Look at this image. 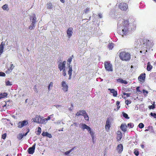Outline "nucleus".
Masks as SVG:
<instances>
[{
    "label": "nucleus",
    "mask_w": 156,
    "mask_h": 156,
    "mask_svg": "<svg viewBox=\"0 0 156 156\" xmlns=\"http://www.w3.org/2000/svg\"><path fill=\"white\" fill-rule=\"evenodd\" d=\"M127 20H124L123 19L120 20L118 23V27H122V31H118V32L123 37H125L129 31L128 27L129 25Z\"/></svg>",
    "instance_id": "f257e3e1"
},
{
    "label": "nucleus",
    "mask_w": 156,
    "mask_h": 156,
    "mask_svg": "<svg viewBox=\"0 0 156 156\" xmlns=\"http://www.w3.org/2000/svg\"><path fill=\"white\" fill-rule=\"evenodd\" d=\"M119 58L123 61H128L131 58L130 54L125 51H122L120 53Z\"/></svg>",
    "instance_id": "f03ea898"
},
{
    "label": "nucleus",
    "mask_w": 156,
    "mask_h": 156,
    "mask_svg": "<svg viewBox=\"0 0 156 156\" xmlns=\"http://www.w3.org/2000/svg\"><path fill=\"white\" fill-rule=\"evenodd\" d=\"M33 122L38 123L39 124H44V120L43 117L41 116L36 115L34 119H32Z\"/></svg>",
    "instance_id": "7ed1b4c3"
},
{
    "label": "nucleus",
    "mask_w": 156,
    "mask_h": 156,
    "mask_svg": "<svg viewBox=\"0 0 156 156\" xmlns=\"http://www.w3.org/2000/svg\"><path fill=\"white\" fill-rule=\"evenodd\" d=\"M105 68L108 71H112L113 68L112 65L109 62H105L104 63Z\"/></svg>",
    "instance_id": "20e7f679"
},
{
    "label": "nucleus",
    "mask_w": 156,
    "mask_h": 156,
    "mask_svg": "<svg viewBox=\"0 0 156 156\" xmlns=\"http://www.w3.org/2000/svg\"><path fill=\"white\" fill-rule=\"evenodd\" d=\"M119 8L122 10H126L128 8L127 5L125 3H121L119 5Z\"/></svg>",
    "instance_id": "39448f33"
},
{
    "label": "nucleus",
    "mask_w": 156,
    "mask_h": 156,
    "mask_svg": "<svg viewBox=\"0 0 156 156\" xmlns=\"http://www.w3.org/2000/svg\"><path fill=\"white\" fill-rule=\"evenodd\" d=\"M79 126L83 130L86 129L88 132L91 129L90 127L84 123H80Z\"/></svg>",
    "instance_id": "423d86ee"
},
{
    "label": "nucleus",
    "mask_w": 156,
    "mask_h": 156,
    "mask_svg": "<svg viewBox=\"0 0 156 156\" xmlns=\"http://www.w3.org/2000/svg\"><path fill=\"white\" fill-rule=\"evenodd\" d=\"M62 86V90L65 92L68 90V85L65 81H62L61 83Z\"/></svg>",
    "instance_id": "0eeeda50"
},
{
    "label": "nucleus",
    "mask_w": 156,
    "mask_h": 156,
    "mask_svg": "<svg viewBox=\"0 0 156 156\" xmlns=\"http://www.w3.org/2000/svg\"><path fill=\"white\" fill-rule=\"evenodd\" d=\"M66 61H64L63 62H60L58 66V68L60 71L65 69Z\"/></svg>",
    "instance_id": "6e6552de"
},
{
    "label": "nucleus",
    "mask_w": 156,
    "mask_h": 156,
    "mask_svg": "<svg viewBox=\"0 0 156 156\" xmlns=\"http://www.w3.org/2000/svg\"><path fill=\"white\" fill-rule=\"evenodd\" d=\"M36 144H34L31 147H30L28 150V152L29 154H33L34 152V150L35 148Z\"/></svg>",
    "instance_id": "1a4fd4ad"
},
{
    "label": "nucleus",
    "mask_w": 156,
    "mask_h": 156,
    "mask_svg": "<svg viewBox=\"0 0 156 156\" xmlns=\"http://www.w3.org/2000/svg\"><path fill=\"white\" fill-rule=\"evenodd\" d=\"M73 30V28L71 27H69L67 29V34L68 37L69 38H70L72 35Z\"/></svg>",
    "instance_id": "9d476101"
},
{
    "label": "nucleus",
    "mask_w": 156,
    "mask_h": 156,
    "mask_svg": "<svg viewBox=\"0 0 156 156\" xmlns=\"http://www.w3.org/2000/svg\"><path fill=\"white\" fill-rule=\"evenodd\" d=\"M117 150L119 154L122 153L123 149V146L122 144H119L117 147Z\"/></svg>",
    "instance_id": "9b49d317"
},
{
    "label": "nucleus",
    "mask_w": 156,
    "mask_h": 156,
    "mask_svg": "<svg viewBox=\"0 0 156 156\" xmlns=\"http://www.w3.org/2000/svg\"><path fill=\"white\" fill-rule=\"evenodd\" d=\"M110 127V122L109 119H108L106 122L105 129L107 131H108Z\"/></svg>",
    "instance_id": "f8f14e48"
},
{
    "label": "nucleus",
    "mask_w": 156,
    "mask_h": 156,
    "mask_svg": "<svg viewBox=\"0 0 156 156\" xmlns=\"http://www.w3.org/2000/svg\"><path fill=\"white\" fill-rule=\"evenodd\" d=\"M122 134L121 132L119 131H118L117 132V140L120 141L122 137Z\"/></svg>",
    "instance_id": "ddd939ff"
},
{
    "label": "nucleus",
    "mask_w": 156,
    "mask_h": 156,
    "mask_svg": "<svg viewBox=\"0 0 156 156\" xmlns=\"http://www.w3.org/2000/svg\"><path fill=\"white\" fill-rule=\"evenodd\" d=\"M145 78V73L141 74L138 77V79L140 81H143L144 80Z\"/></svg>",
    "instance_id": "4468645a"
},
{
    "label": "nucleus",
    "mask_w": 156,
    "mask_h": 156,
    "mask_svg": "<svg viewBox=\"0 0 156 156\" xmlns=\"http://www.w3.org/2000/svg\"><path fill=\"white\" fill-rule=\"evenodd\" d=\"M5 43L2 42L0 44V55L3 52L4 47L5 45Z\"/></svg>",
    "instance_id": "2eb2a0df"
},
{
    "label": "nucleus",
    "mask_w": 156,
    "mask_h": 156,
    "mask_svg": "<svg viewBox=\"0 0 156 156\" xmlns=\"http://www.w3.org/2000/svg\"><path fill=\"white\" fill-rule=\"evenodd\" d=\"M109 90H110L111 93L113 94V95L114 97H116L117 94V91L115 90V89H111L110 88H109L108 89Z\"/></svg>",
    "instance_id": "dca6fc26"
},
{
    "label": "nucleus",
    "mask_w": 156,
    "mask_h": 156,
    "mask_svg": "<svg viewBox=\"0 0 156 156\" xmlns=\"http://www.w3.org/2000/svg\"><path fill=\"white\" fill-rule=\"evenodd\" d=\"M41 134L43 136H46L50 138L52 137L51 135L47 132H43Z\"/></svg>",
    "instance_id": "f3484780"
},
{
    "label": "nucleus",
    "mask_w": 156,
    "mask_h": 156,
    "mask_svg": "<svg viewBox=\"0 0 156 156\" xmlns=\"http://www.w3.org/2000/svg\"><path fill=\"white\" fill-rule=\"evenodd\" d=\"M140 40H136L135 41V45L137 48H140V45L141 42Z\"/></svg>",
    "instance_id": "a211bd4d"
},
{
    "label": "nucleus",
    "mask_w": 156,
    "mask_h": 156,
    "mask_svg": "<svg viewBox=\"0 0 156 156\" xmlns=\"http://www.w3.org/2000/svg\"><path fill=\"white\" fill-rule=\"evenodd\" d=\"M127 126L126 124H122L120 126V128L122 131L125 132L126 130Z\"/></svg>",
    "instance_id": "6ab92c4d"
},
{
    "label": "nucleus",
    "mask_w": 156,
    "mask_h": 156,
    "mask_svg": "<svg viewBox=\"0 0 156 156\" xmlns=\"http://www.w3.org/2000/svg\"><path fill=\"white\" fill-rule=\"evenodd\" d=\"M86 113V112L85 111H81L77 112L76 113L77 115H83L84 116Z\"/></svg>",
    "instance_id": "aec40b11"
},
{
    "label": "nucleus",
    "mask_w": 156,
    "mask_h": 156,
    "mask_svg": "<svg viewBox=\"0 0 156 156\" xmlns=\"http://www.w3.org/2000/svg\"><path fill=\"white\" fill-rule=\"evenodd\" d=\"M117 81L118 82L120 83H124L126 84L127 83V82L126 81L123 80L122 79H117Z\"/></svg>",
    "instance_id": "412c9836"
},
{
    "label": "nucleus",
    "mask_w": 156,
    "mask_h": 156,
    "mask_svg": "<svg viewBox=\"0 0 156 156\" xmlns=\"http://www.w3.org/2000/svg\"><path fill=\"white\" fill-rule=\"evenodd\" d=\"M14 67V66H13V64H11L9 68L8 69L7 71H6V73H9L11 72L12 70L13 69Z\"/></svg>",
    "instance_id": "4be33fe9"
},
{
    "label": "nucleus",
    "mask_w": 156,
    "mask_h": 156,
    "mask_svg": "<svg viewBox=\"0 0 156 156\" xmlns=\"http://www.w3.org/2000/svg\"><path fill=\"white\" fill-rule=\"evenodd\" d=\"M73 55H72V56L70 57L69 58L67 61V65L69 66H70V63L71 62H72V60L73 58Z\"/></svg>",
    "instance_id": "5701e85b"
},
{
    "label": "nucleus",
    "mask_w": 156,
    "mask_h": 156,
    "mask_svg": "<svg viewBox=\"0 0 156 156\" xmlns=\"http://www.w3.org/2000/svg\"><path fill=\"white\" fill-rule=\"evenodd\" d=\"M68 74H72V66H68Z\"/></svg>",
    "instance_id": "b1692460"
},
{
    "label": "nucleus",
    "mask_w": 156,
    "mask_h": 156,
    "mask_svg": "<svg viewBox=\"0 0 156 156\" xmlns=\"http://www.w3.org/2000/svg\"><path fill=\"white\" fill-rule=\"evenodd\" d=\"M7 93H2L0 94V99L7 96Z\"/></svg>",
    "instance_id": "393cba45"
},
{
    "label": "nucleus",
    "mask_w": 156,
    "mask_h": 156,
    "mask_svg": "<svg viewBox=\"0 0 156 156\" xmlns=\"http://www.w3.org/2000/svg\"><path fill=\"white\" fill-rule=\"evenodd\" d=\"M152 68V66L150 64V63L148 62L147 63V70L148 71H150Z\"/></svg>",
    "instance_id": "a878e982"
},
{
    "label": "nucleus",
    "mask_w": 156,
    "mask_h": 156,
    "mask_svg": "<svg viewBox=\"0 0 156 156\" xmlns=\"http://www.w3.org/2000/svg\"><path fill=\"white\" fill-rule=\"evenodd\" d=\"M2 8L4 10H8L9 9L8 6L6 4L2 6Z\"/></svg>",
    "instance_id": "bb28decb"
},
{
    "label": "nucleus",
    "mask_w": 156,
    "mask_h": 156,
    "mask_svg": "<svg viewBox=\"0 0 156 156\" xmlns=\"http://www.w3.org/2000/svg\"><path fill=\"white\" fill-rule=\"evenodd\" d=\"M35 23H32L31 25L29 27V29L30 30H31L32 29L34 28L35 27Z\"/></svg>",
    "instance_id": "cd10ccee"
},
{
    "label": "nucleus",
    "mask_w": 156,
    "mask_h": 156,
    "mask_svg": "<svg viewBox=\"0 0 156 156\" xmlns=\"http://www.w3.org/2000/svg\"><path fill=\"white\" fill-rule=\"evenodd\" d=\"M47 8L48 9H51L52 8V5L51 3H48L47 4Z\"/></svg>",
    "instance_id": "c85d7f7f"
},
{
    "label": "nucleus",
    "mask_w": 156,
    "mask_h": 156,
    "mask_svg": "<svg viewBox=\"0 0 156 156\" xmlns=\"http://www.w3.org/2000/svg\"><path fill=\"white\" fill-rule=\"evenodd\" d=\"M24 136V135L22 134H19L18 135L17 137L18 139L19 140H21L22 139Z\"/></svg>",
    "instance_id": "c756f323"
},
{
    "label": "nucleus",
    "mask_w": 156,
    "mask_h": 156,
    "mask_svg": "<svg viewBox=\"0 0 156 156\" xmlns=\"http://www.w3.org/2000/svg\"><path fill=\"white\" fill-rule=\"evenodd\" d=\"M41 129L40 127H38V130L36 133V134L37 135H40L41 133Z\"/></svg>",
    "instance_id": "7c9ffc66"
},
{
    "label": "nucleus",
    "mask_w": 156,
    "mask_h": 156,
    "mask_svg": "<svg viewBox=\"0 0 156 156\" xmlns=\"http://www.w3.org/2000/svg\"><path fill=\"white\" fill-rule=\"evenodd\" d=\"M22 122L23 126L27 125L28 124V122L26 120H24L22 122Z\"/></svg>",
    "instance_id": "2f4dec72"
},
{
    "label": "nucleus",
    "mask_w": 156,
    "mask_h": 156,
    "mask_svg": "<svg viewBox=\"0 0 156 156\" xmlns=\"http://www.w3.org/2000/svg\"><path fill=\"white\" fill-rule=\"evenodd\" d=\"M134 153L136 156L139 155V152L137 149H134Z\"/></svg>",
    "instance_id": "473e14b6"
},
{
    "label": "nucleus",
    "mask_w": 156,
    "mask_h": 156,
    "mask_svg": "<svg viewBox=\"0 0 156 156\" xmlns=\"http://www.w3.org/2000/svg\"><path fill=\"white\" fill-rule=\"evenodd\" d=\"M114 44L112 43H110L108 45V48L109 49H112L114 47Z\"/></svg>",
    "instance_id": "72a5a7b5"
},
{
    "label": "nucleus",
    "mask_w": 156,
    "mask_h": 156,
    "mask_svg": "<svg viewBox=\"0 0 156 156\" xmlns=\"http://www.w3.org/2000/svg\"><path fill=\"white\" fill-rule=\"evenodd\" d=\"M90 7H87L84 11V13L86 14L87 13L90 11Z\"/></svg>",
    "instance_id": "f704fd0d"
},
{
    "label": "nucleus",
    "mask_w": 156,
    "mask_h": 156,
    "mask_svg": "<svg viewBox=\"0 0 156 156\" xmlns=\"http://www.w3.org/2000/svg\"><path fill=\"white\" fill-rule=\"evenodd\" d=\"M123 116L125 118L127 119H129V117L128 116V115L126 114V113L123 112H122Z\"/></svg>",
    "instance_id": "c9c22d12"
},
{
    "label": "nucleus",
    "mask_w": 156,
    "mask_h": 156,
    "mask_svg": "<svg viewBox=\"0 0 156 156\" xmlns=\"http://www.w3.org/2000/svg\"><path fill=\"white\" fill-rule=\"evenodd\" d=\"M50 119L51 117H50V116H48V118H47L43 119L44 120V124H45L47 122V121L48 120H49Z\"/></svg>",
    "instance_id": "e433bc0d"
},
{
    "label": "nucleus",
    "mask_w": 156,
    "mask_h": 156,
    "mask_svg": "<svg viewBox=\"0 0 156 156\" xmlns=\"http://www.w3.org/2000/svg\"><path fill=\"white\" fill-rule=\"evenodd\" d=\"M6 85L7 86H11L12 85V83L9 81H5Z\"/></svg>",
    "instance_id": "4c0bfd02"
},
{
    "label": "nucleus",
    "mask_w": 156,
    "mask_h": 156,
    "mask_svg": "<svg viewBox=\"0 0 156 156\" xmlns=\"http://www.w3.org/2000/svg\"><path fill=\"white\" fill-rule=\"evenodd\" d=\"M53 83L52 82H51L50 83L49 86H48V90H51V87H52L53 86Z\"/></svg>",
    "instance_id": "58836bf2"
},
{
    "label": "nucleus",
    "mask_w": 156,
    "mask_h": 156,
    "mask_svg": "<svg viewBox=\"0 0 156 156\" xmlns=\"http://www.w3.org/2000/svg\"><path fill=\"white\" fill-rule=\"evenodd\" d=\"M83 116L84 117L85 119L86 120H89V117L88 115H87V113L85 115H84Z\"/></svg>",
    "instance_id": "ea45409f"
},
{
    "label": "nucleus",
    "mask_w": 156,
    "mask_h": 156,
    "mask_svg": "<svg viewBox=\"0 0 156 156\" xmlns=\"http://www.w3.org/2000/svg\"><path fill=\"white\" fill-rule=\"evenodd\" d=\"M18 127L19 128H21L22 127H23V126L22 125V122H19L18 123Z\"/></svg>",
    "instance_id": "a19ab883"
},
{
    "label": "nucleus",
    "mask_w": 156,
    "mask_h": 156,
    "mask_svg": "<svg viewBox=\"0 0 156 156\" xmlns=\"http://www.w3.org/2000/svg\"><path fill=\"white\" fill-rule=\"evenodd\" d=\"M138 126L139 128L142 129L144 127V125L143 123H140L139 124Z\"/></svg>",
    "instance_id": "79ce46f5"
},
{
    "label": "nucleus",
    "mask_w": 156,
    "mask_h": 156,
    "mask_svg": "<svg viewBox=\"0 0 156 156\" xmlns=\"http://www.w3.org/2000/svg\"><path fill=\"white\" fill-rule=\"evenodd\" d=\"M128 126L129 128H132L133 126V123H129L127 125Z\"/></svg>",
    "instance_id": "37998d69"
},
{
    "label": "nucleus",
    "mask_w": 156,
    "mask_h": 156,
    "mask_svg": "<svg viewBox=\"0 0 156 156\" xmlns=\"http://www.w3.org/2000/svg\"><path fill=\"white\" fill-rule=\"evenodd\" d=\"M150 115L151 116L153 117L154 118L156 119V114L151 112L150 113Z\"/></svg>",
    "instance_id": "c03bdc74"
},
{
    "label": "nucleus",
    "mask_w": 156,
    "mask_h": 156,
    "mask_svg": "<svg viewBox=\"0 0 156 156\" xmlns=\"http://www.w3.org/2000/svg\"><path fill=\"white\" fill-rule=\"evenodd\" d=\"M123 95H126L127 97H128L130 96V95H131V94L130 93H123Z\"/></svg>",
    "instance_id": "a18cd8bd"
},
{
    "label": "nucleus",
    "mask_w": 156,
    "mask_h": 156,
    "mask_svg": "<svg viewBox=\"0 0 156 156\" xmlns=\"http://www.w3.org/2000/svg\"><path fill=\"white\" fill-rule=\"evenodd\" d=\"M62 75L64 76H65L66 75V69H64L62 71Z\"/></svg>",
    "instance_id": "49530a36"
},
{
    "label": "nucleus",
    "mask_w": 156,
    "mask_h": 156,
    "mask_svg": "<svg viewBox=\"0 0 156 156\" xmlns=\"http://www.w3.org/2000/svg\"><path fill=\"white\" fill-rule=\"evenodd\" d=\"M5 76V73L3 72H0V76Z\"/></svg>",
    "instance_id": "de8ad7c7"
},
{
    "label": "nucleus",
    "mask_w": 156,
    "mask_h": 156,
    "mask_svg": "<svg viewBox=\"0 0 156 156\" xmlns=\"http://www.w3.org/2000/svg\"><path fill=\"white\" fill-rule=\"evenodd\" d=\"M125 103L127 105H128L129 104L131 103V101L128 100H126L125 101Z\"/></svg>",
    "instance_id": "09e8293b"
},
{
    "label": "nucleus",
    "mask_w": 156,
    "mask_h": 156,
    "mask_svg": "<svg viewBox=\"0 0 156 156\" xmlns=\"http://www.w3.org/2000/svg\"><path fill=\"white\" fill-rule=\"evenodd\" d=\"M34 91H35L36 92H38V90L37 88H36V86H35L34 88Z\"/></svg>",
    "instance_id": "8fccbe9b"
},
{
    "label": "nucleus",
    "mask_w": 156,
    "mask_h": 156,
    "mask_svg": "<svg viewBox=\"0 0 156 156\" xmlns=\"http://www.w3.org/2000/svg\"><path fill=\"white\" fill-rule=\"evenodd\" d=\"M6 133H4L2 135V138L3 139H5L6 137Z\"/></svg>",
    "instance_id": "3c124183"
},
{
    "label": "nucleus",
    "mask_w": 156,
    "mask_h": 156,
    "mask_svg": "<svg viewBox=\"0 0 156 156\" xmlns=\"http://www.w3.org/2000/svg\"><path fill=\"white\" fill-rule=\"evenodd\" d=\"M149 108L150 109H153L155 108V106H154V105H151L149 106Z\"/></svg>",
    "instance_id": "603ef678"
},
{
    "label": "nucleus",
    "mask_w": 156,
    "mask_h": 156,
    "mask_svg": "<svg viewBox=\"0 0 156 156\" xmlns=\"http://www.w3.org/2000/svg\"><path fill=\"white\" fill-rule=\"evenodd\" d=\"M139 88H140V87H136V90L137 92H141V91H140L139 90Z\"/></svg>",
    "instance_id": "864d4df0"
},
{
    "label": "nucleus",
    "mask_w": 156,
    "mask_h": 156,
    "mask_svg": "<svg viewBox=\"0 0 156 156\" xmlns=\"http://www.w3.org/2000/svg\"><path fill=\"white\" fill-rule=\"evenodd\" d=\"M54 106H55L57 108H58L59 107H60L62 106L61 105H55Z\"/></svg>",
    "instance_id": "5fc2aeb1"
},
{
    "label": "nucleus",
    "mask_w": 156,
    "mask_h": 156,
    "mask_svg": "<svg viewBox=\"0 0 156 156\" xmlns=\"http://www.w3.org/2000/svg\"><path fill=\"white\" fill-rule=\"evenodd\" d=\"M70 153V151H67L66 152H65V154L66 155H68L69 153Z\"/></svg>",
    "instance_id": "6e6d98bb"
},
{
    "label": "nucleus",
    "mask_w": 156,
    "mask_h": 156,
    "mask_svg": "<svg viewBox=\"0 0 156 156\" xmlns=\"http://www.w3.org/2000/svg\"><path fill=\"white\" fill-rule=\"evenodd\" d=\"M143 93L144 94L146 93L147 94H148V92L147 90H143Z\"/></svg>",
    "instance_id": "4d7b16f0"
},
{
    "label": "nucleus",
    "mask_w": 156,
    "mask_h": 156,
    "mask_svg": "<svg viewBox=\"0 0 156 156\" xmlns=\"http://www.w3.org/2000/svg\"><path fill=\"white\" fill-rule=\"evenodd\" d=\"M29 129H28V131L26 133H25L24 134H23L24 135V136H26L27 135L28 133L29 132Z\"/></svg>",
    "instance_id": "13d9d810"
},
{
    "label": "nucleus",
    "mask_w": 156,
    "mask_h": 156,
    "mask_svg": "<svg viewBox=\"0 0 156 156\" xmlns=\"http://www.w3.org/2000/svg\"><path fill=\"white\" fill-rule=\"evenodd\" d=\"M119 104H120L119 102V101H117L116 102V105H117V106H119Z\"/></svg>",
    "instance_id": "bf43d9fd"
},
{
    "label": "nucleus",
    "mask_w": 156,
    "mask_h": 156,
    "mask_svg": "<svg viewBox=\"0 0 156 156\" xmlns=\"http://www.w3.org/2000/svg\"><path fill=\"white\" fill-rule=\"evenodd\" d=\"M89 132L90 134V135L91 136H93V133L91 131V130H90V131H89Z\"/></svg>",
    "instance_id": "052dcab7"
},
{
    "label": "nucleus",
    "mask_w": 156,
    "mask_h": 156,
    "mask_svg": "<svg viewBox=\"0 0 156 156\" xmlns=\"http://www.w3.org/2000/svg\"><path fill=\"white\" fill-rule=\"evenodd\" d=\"M32 23H36V20H34L32 19Z\"/></svg>",
    "instance_id": "680f3d73"
},
{
    "label": "nucleus",
    "mask_w": 156,
    "mask_h": 156,
    "mask_svg": "<svg viewBox=\"0 0 156 156\" xmlns=\"http://www.w3.org/2000/svg\"><path fill=\"white\" fill-rule=\"evenodd\" d=\"M69 75V79L70 80L71 78L72 74H68Z\"/></svg>",
    "instance_id": "e2e57ef3"
},
{
    "label": "nucleus",
    "mask_w": 156,
    "mask_h": 156,
    "mask_svg": "<svg viewBox=\"0 0 156 156\" xmlns=\"http://www.w3.org/2000/svg\"><path fill=\"white\" fill-rule=\"evenodd\" d=\"M36 17L35 16H34L33 17V20H36Z\"/></svg>",
    "instance_id": "0e129e2a"
},
{
    "label": "nucleus",
    "mask_w": 156,
    "mask_h": 156,
    "mask_svg": "<svg viewBox=\"0 0 156 156\" xmlns=\"http://www.w3.org/2000/svg\"><path fill=\"white\" fill-rule=\"evenodd\" d=\"M150 128H151L152 129L153 127L152 126H148L147 127V129H148V130L149 129H150Z\"/></svg>",
    "instance_id": "69168bd1"
},
{
    "label": "nucleus",
    "mask_w": 156,
    "mask_h": 156,
    "mask_svg": "<svg viewBox=\"0 0 156 156\" xmlns=\"http://www.w3.org/2000/svg\"><path fill=\"white\" fill-rule=\"evenodd\" d=\"M99 17L100 18H102V16L101 14H99Z\"/></svg>",
    "instance_id": "338daca9"
},
{
    "label": "nucleus",
    "mask_w": 156,
    "mask_h": 156,
    "mask_svg": "<svg viewBox=\"0 0 156 156\" xmlns=\"http://www.w3.org/2000/svg\"><path fill=\"white\" fill-rule=\"evenodd\" d=\"M141 147H142V148H144V145H143V144L141 145Z\"/></svg>",
    "instance_id": "774afa93"
}]
</instances>
